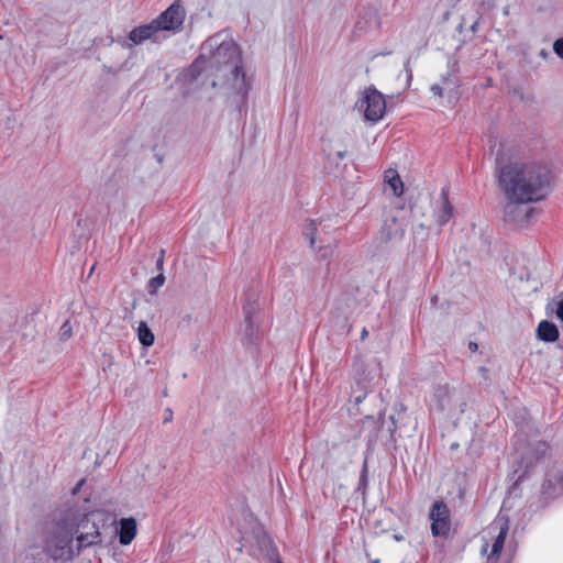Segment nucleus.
Listing matches in <instances>:
<instances>
[{"label": "nucleus", "instance_id": "nucleus-19", "mask_svg": "<svg viewBox=\"0 0 563 563\" xmlns=\"http://www.w3.org/2000/svg\"><path fill=\"white\" fill-rule=\"evenodd\" d=\"M323 230V225H322V222H317L316 220H311L303 234L306 236L307 240H309V244L311 247H313L316 241H317V236L320 234V232Z\"/></svg>", "mask_w": 563, "mask_h": 563}, {"label": "nucleus", "instance_id": "nucleus-32", "mask_svg": "<svg viewBox=\"0 0 563 563\" xmlns=\"http://www.w3.org/2000/svg\"><path fill=\"white\" fill-rule=\"evenodd\" d=\"M479 372H481V373L483 374V376L485 377L488 371H487V368H486V367L482 366V367H479Z\"/></svg>", "mask_w": 563, "mask_h": 563}, {"label": "nucleus", "instance_id": "nucleus-34", "mask_svg": "<svg viewBox=\"0 0 563 563\" xmlns=\"http://www.w3.org/2000/svg\"><path fill=\"white\" fill-rule=\"evenodd\" d=\"M80 485H82V481H81V482H79L78 486L74 489V493H76V492H77V489L79 488V486H80Z\"/></svg>", "mask_w": 563, "mask_h": 563}, {"label": "nucleus", "instance_id": "nucleus-30", "mask_svg": "<svg viewBox=\"0 0 563 563\" xmlns=\"http://www.w3.org/2000/svg\"><path fill=\"white\" fill-rule=\"evenodd\" d=\"M468 349H470L472 352H476V351H477V349H478V345H477V343H475V342H470V343H468Z\"/></svg>", "mask_w": 563, "mask_h": 563}, {"label": "nucleus", "instance_id": "nucleus-8", "mask_svg": "<svg viewBox=\"0 0 563 563\" xmlns=\"http://www.w3.org/2000/svg\"><path fill=\"white\" fill-rule=\"evenodd\" d=\"M185 20V10L179 3L170 4L156 19L153 20L158 32L177 31L180 29Z\"/></svg>", "mask_w": 563, "mask_h": 563}, {"label": "nucleus", "instance_id": "nucleus-15", "mask_svg": "<svg viewBox=\"0 0 563 563\" xmlns=\"http://www.w3.org/2000/svg\"><path fill=\"white\" fill-rule=\"evenodd\" d=\"M537 333L538 338L544 342L552 343L559 339L558 327L548 320H543L539 323Z\"/></svg>", "mask_w": 563, "mask_h": 563}, {"label": "nucleus", "instance_id": "nucleus-27", "mask_svg": "<svg viewBox=\"0 0 563 563\" xmlns=\"http://www.w3.org/2000/svg\"><path fill=\"white\" fill-rule=\"evenodd\" d=\"M333 251L332 246H327L324 250H320V257L325 258Z\"/></svg>", "mask_w": 563, "mask_h": 563}, {"label": "nucleus", "instance_id": "nucleus-23", "mask_svg": "<svg viewBox=\"0 0 563 563\" xmlns=\"http://www.w3.org/2000/svg\"><path fill=\"white\" fill-rule=\"evenodd\" d=\"M60 336L63 340L70 336V328L68 325V322H65L60 329Z\"/></svg>", "mask_w": 563, "mask_h": 563}, {"label": "nucleus", "instance_id": "nucleus-16", "mask_svg": "<svg viewBox=\"0 0 563 563\" xmlns=\"http://www.w3.org/2000/svg\"><path fill=\"white\" fill-rule=\"evenodd\" d=\"M404 228L397 223L396 219L386 221L382 229V234L384 235V240L386 242L399 240L404 236Z\"/></svg>", "mask_w": 563, "mask_h": 563}, {"label": "nucleus", "instance_id": "nucleus-6", "mask_svg": "<svg viewBox=\"0 0 563 563\" xmlns=\"http://www.w3.org/2000/svg\"><path fill=\"white\" fill-rule=\"evenodd\" d=\"M356 108L364 112L367 121L377 122L383 119L386 111L384 96L376 89H367L356 102Z\"/></svg>", "mask_w": 563, "mask_h": 563}, {"label": "nucleus", "instance_id": "nucleus-7", "mask_svg": "<svg viewBox=\"0 0 563 563\" xmlns=\"http://www.w3.org/2000/svg\"><path fill=\"white\" fill-rule=\"evenodd\" d=\"M431 532L433 537H449L451 530L450 509L448 505L438 500L433 504L430 511Z\"/></svg>", "mask_w": 563, "mask_h": 563}, {"label": "nucleus", "instance_id": "nucleus-2", "mask_svg": "<svg viewBox=\"0 0 563 563\" xmlns=\"http://www.w3.org/2000/svg\"><path fill=\"white\" fill-rule=\"evenodd\" d=\"M200 60L206 63L210 70H214L218 77L224 78L223 86L229 90V98L240 113L246 112L251 78H247L244 71L241 51L229 34L219 32L207 38L201 45L199 58L192 65V69L198 68Z\"/></svg>", "mask_w": 563, "mask_h": 563}, {"label": "nucleus", "instance_id": "nucleus-24", "mask_svg": "<svg viewBox=\"0 0 563 563\" xmlns=\"http://www.w3.org/2000/svg\"><path fill=\"white\" fill-rule=\"evenodd\" d=\"M431 91L434 96L441 97L443 95V88L439 84L431 86Z\"/></svg>", "mask_w": 563, "mask_h": 563}, {"label": "nucleus", "instance_id": "nucleus-29", "mask_svg": "<svg viewBox=\"0 0 563 563\" xmlns=\"http://www.w3.org/2000/svg\"><path fill=\"white\" fill-rule=\"evenodd\" d=\"M172 419H173V412H172V410H170V409H167V410H166V416H165V418H164V422H168V421H170Z\"/></svg>", "mask_w": 563, "mask_h": 563}, {"label": "nucleus", "instance_id": "nucleus-17", "mask_svg": "<svg viewBox=\"0 0 563 563\" xmlns=\"http://www.w3.org/2000/svg\"><path fill=\"white\" fill-rule=\"evenodd\" d=\"M139 342L143 347H150L154 344L155 336L145 321H140L136 328Z\"/></svg>", "mask_w": 563, "mask_h": 563}, {"label": "nucleus", "instance_id": "nucleus-12", "mask_svg": "<svg viewBox=\"0 0 563 563\" xmlns=\"http://www.w3.org/2000/svg\"><path fill=\"white\" fill-rule=\"evenodd\" d=\"M433 213L440 227L446 224L454 216V208L449 200L448 190L444 188L441 190Z\"/></svg>", "mask_w": 563, "mask_h": 563}, {"label": "nucleus", "instance_id": "nucleus-36", "mask_svg": "<svg viewBox=\"0 0 563 563\" xmlns=\"http://www.w3.org/2000/svg\"><path fill=\"white\" fill-rule=\"evenodd\" d=\"M278 563H283V562H278Z\"/></svg>", "mask_w": 563, "mask_h": 563}, {"label": "nucleus", "instance_id": "nucleus-26", "mask_svg": "<svg viewBox=\"0 0 563 563\" xmlns=\"http://www.w3.org/2000/svg\"><path fill=\"white\" fill-rule=\"evenodd\" d=\"M556 316L563 322V299L558 302Z\"/></svg>", "mask_w": 563, "mask_h": 563}, {"label": "nucleus", "instance_id": "nucleus-21", "mask_svg": "<svg viewBox=\"0 0 563 563\" xmlns=\"http://www.w3.org/2000/svg\"><path fill=\"white\" fill-rule=\"evenodd\" d=\"M356 385L357 389H352L351 399L355 405H358L366 397V387L361 382H357Z\"/></svg>", "mask_w": 563, "mask_h": 563}, {"label": "nucleus", "instance_id": "nucleus-28", "mask_svg": "<svg viewBox=\"0 0 563 563\" xmlns=\"http://www.w3.org/2000/svg\"><path fill=\"white\" fill-rule=\"evenodd\" d=\"M366 463L364 464V468H363V472H362V475L360 477V486H365L366 485Z\"/></svg>", "mask_w": 563, "mask_h": 563}, {"label": "nucleus", "instance_id": "nucleus-11", "mask_svg": "<svg viewBox=\"0 0 563 563\" xmlns=\"http://www.w3.org/2000/svg\"><path fill=\"white\" fill-rule=\"evenodd\" d=\"M490 529L498 530V534L495 538V541L493 543L490 554L488 555V561H493V560L497 561V559L504 548L506 536H507V532L509 529L508 519L505 517H499L498 520H496L492 525Z\"/></svg>", "mask_w": 563, "mask_h": 563}, {"label": "nucleus", "instance_id": "nucleus-33", "mask_svg": "<svg viewBox=\"0 0 563 563\" xmlns=\"http://www.w3.org/2000/svg\"><path fill=\"white\" fill-rule=\"evenodd\" d=\"M366 335H367V330L363 329V331H362V339H365Z\"/></svg>", "mask_w": 563, "mask_h": 563}, {"label": "nucleus", "instance_id": "nucleus-3", "mask_svg": "<svg viewBox=\"0 0 563 563\" xmlns=\"http://www.w3.org/2000/svg\"><path fill=\"white\" fill-rule=\"evenodd\" d=\"M100 541L98 526L80 507L65 509L55 520L45 539L44 551L54 561L69 562L84 548Z\"/></svg>", "mask_w": 563, "mask_h": 563}, {"label": "nucleus", "instance_id": "nucleus-13", "mask_svg": "<svg viewBox=\"0 0 563 563\" xmlns=\"http://www.w3.org/2000/svg\"><path fill=\"white\" fill-rule=\"evenodd\" d=\"M158 33L156 25L153 21H151L147 24H143L140 26L134 27L129 33V40L134 44L139 45L142 44L144 41L150 38H156V34Z\"/></svg>", "mask_w": 563, "mask_h": 563}, {"label": "nucleus", "instance_id": "nucleus-25", "mask_svg": "<svg viewBox=\"0 0 563 563\" xmlns=\"http://www.w3.org/2000/svg\"><path fill=\"white\" fill-rule=\"evenodd\" d=\"M164 254H165V251H164V250H161L159 257H158V258H157V261H156V267H157L159 271H163V265H164Z\"/></svg>", "mask_w": 563, "mask_h": 563}, {"label": "nucleus", "instance_id": "nucleus-10", "mask_svg": "<svg viewBox=\"0 0 563 563\" xmlns=\"http://www.w3.org/2000/svg\"><path fill=\"white\" fill-rule=\"evenodd\" d=\"M563 493V468H553L548 472L542 484V494L547 498H555Z\"/></svg>", "mask_w": 563, "mask_h": 563}, {"label": "nucleus", "instance_id": "nucleus-5", "mask_svg": "<svg viewBox=\"0 0 563 563\" xmlns=\"http://www.w3.org/2000/svg\"><path fill=\"white\" fill-rule=\"evenodd\" d=\"M548 449V443L541 440L528 441L526 444H519L517 451L520 454V463L518 468L514 472V474L517 475L515 479L516 484L522 482L526 477H529L534 465L544 456Z\"/></svg>", "mask_w": 563, "mask_h": 563}, {"label": "nucleus", "instance_id": "nucleus-22", "mask_svg": "<svg viewBox=\"0 0 563 563\" xmlns=\"http://www.w3.org/2000/svg\"><path fill=\"white\" fill-rule=\"evenodd\" d=\"M554 53L563 59V36L553 43Z\"/></svg>", "mask_w": 563, "mask_h": 563}, {"label": "nucleus", "instance_id": "nucleus-35", "mask_svg": "<svg viewBox=\"0 0 563 563\" xmlns=\"http://www.w3.org/2000/svg\"><path fill=\"white\" fill-rule=\"evenodd\" d=\"M521 441H522V435L518 434V442H521Z\"/></svg>", "mask_w": 563, "mask_h": 563}, {"label": "nucleus", "instance_id": "nucleus-1", "mask_svg": "<svg viewBox=\"0 0 563 563\" xmlns=\"http://www.w3.org/2000/svg\"><path fill=\"white\" fill-rule=\"evenodd\" d=\"M495 155L499 186L508 199L505 217L509 221L528 220L533 209L519 205L542 200L550 190L551 172L541 162H514L515 146L508 141H495L490 146Z\"/></svg>", "mask_w": 563, "mask_h": 563}, {"label": "nucleus", "instance_id": "nucleus-14", "mask_svg": "<svg viewBox=\"0 0 563 563\" xmlns=\"http://www.w3.org/2000/svg\"><path fill=\"white\" fill-rule=\"evenodd\" d=\"M136 536V521L134 518H123L119 523V542L130 544Z\"/></svg>", "mask_w": 563, "mask_h": 563}, {"label": "nucleus", "instance_id": "nucleus-18", "mask_svg": "<svg viewBox=\"0 0 563 563\" xmlns=\"http://www.w3.org/2000/svg\"><path fill=\"white\" fill-rule=\"evenodd\" d=\"M385 183L388 184L393 190L394 196L400 197L404 192V184L395 169H387L385 172Z\"/></svg>", "mask_w": 563, "mask_h": 563}, {"label": "nucleus", "instance_id": "nucleus-20", "mask_svg": "<svg viewBox=\"0 0 563 563\" xmlns=\"http://www.w3.org/2000/svg\"><path fill=\"white\" fill-rule=\"evenodd\" d=\"M165 276L161 272L157 276L151 278L147 284V290L150 294H156L157 290L164 285Z\"/></svg>", "mask_w": 563, "mask_h": 563}, {"label": "nucleus", "instance_id": "nucleus-31", "mask_svg": "<svg viewBox=\"0 0 563 563\" xmlns=\"http://www.w3.org/2000/svg\"><path fill=\"white\" fill-rule=\"evenodd\" d=\"M345 155H346V152H344V151H338L335 153V156L338 159H343L345 157Z\"/></svg>", "mask_w": 563, "mask_h": 563}, {"label": "nucleus", "instance_id": "nucleus-9", "mask_svg": "<svg viewBox=\"0 0 563 563\" xmlns=\"http://www.w3.org/2000/svg\"><path fill=\"white\" fill-rule=\"evenodd\" d=\"M243 310L245 327L241 341L247 349L255 347L258 340V329L253 321V314L256 311V307L252 303H246L244 305Z\"/></svg>", "mask_w": 563, "mask_h": 563}, {"label": "nucleus", "instance_id": "nucleus-4", "mask_svg": "<svg viewBox=\"0 0 563 563\" xmlns=\"http://www.w3.org/2000/svg\"><path fill=\"white\" fill-rule=\"evenodd\" d=\"M430 411L439 413L443 418L457 419L464 411L466 402L455 390H451L446 385H439L434 388L430 400Z\"/></svg>", "mask_w": 563, "mask_h": 563}]
</instances>
